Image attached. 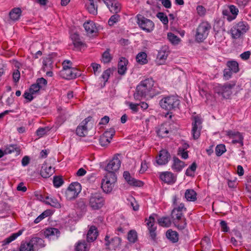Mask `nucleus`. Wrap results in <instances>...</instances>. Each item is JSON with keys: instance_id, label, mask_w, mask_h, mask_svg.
<instances>
[{"instance_id": "38", "label": "nucleus", "mask_w": 251, "mask_h": 251, "mask_svg": "<svg viewBox=\"0 0 251 251\" xmlns=\"http://www.w3.org/2000/svg\"><path fill=\"white\" fill-rule=\"evenodd\" d=\"M227 66L234 73L239 71L238 63L235 61H229L227 62Z\"/></svg>"}, {"instance_id": "33", "label": "nucleus", "mask_w": 251, "mask_h": 251, "mask_svg": "<svg viewBox=\"0 0 251 251\" xmlns=\"http://www.w3.org/2000/svg\"><path fill=\"white\" fill-rule=\"evenodd\" d=\"M60 235L59 230L56 228H49L47 229L45 231V235L46 237H49L50 236H56L58 237Z\"/></svg>"}, {"instance_id": "14", "label": "nucleus", "mask_w": 251, "mask_h": 251, "mask_svg": "<svg viewBox=\"0 0 251 251\" xmlns=\"http://www.w3.org/2000/svg\"><path fill=\"white\" fill-rule=\"evenodd\" d=\"M171 157L169 152L165 150L160 151L159 154L156 157V162L159 165H163L167 164Z\"/></svg>"}, {"instance_id": "2", "label": "nucleus", "mask_w": 251, "mask_h": 251, "mask_svg": "<svg viewBox=\"0 0 251 251\" xmlns=\"http://www.w3.org/2000/svg\"><path fill=\"white\" fill-rule=\"evenodd\" d=\"M211 25L207 21L201 22L196 29L195 39L199 43L202 42L208 36Z\"/></svg>"}, {"instance_id": "48", "label": "nucleus", "mask_w": 251, "mask_h": 251, "mask_svg": "<svg viewBox=\"0 0 251 251\" xmlns=\"http://www.w3.org/2000/svg\"><path fill=\"white\" fill-rule=\"evenodd\" d=\"M36 83L41 89H44L47 85V80L43 77H41L36 80Z\"/></svg>"}, {"instance_id": "57", "label": "nucleus", "mask_w": 251, "mask_h": 251, "mask_svg": "<svg viewBox=\"0 0 251 251\" xmlns=\"http://www.w3.org/2000/svg\"><path fill=\"white\" fill-rule=\"evenodd\" d=\"M49 212L47 211H45L43 212L41 214H40L37 218L35 219L34 222L35 224L39 223L41 221H42L43 219L48 216Z\"/></svg>"}, {"instance_id": "40", "label": "nucleus", "mask_w": 251, "mask_h": 251, "mask_svg": "<svg viewBox=\"0 0 251 251\" xmlns=\"http://www.w3.org/2000/svg\"><path fill=\"white\" fill-rule=\"evenodd\" d=\"M236 26L245 34L249 29L248 24L245 22H240L236 25Z\"/></svg>"}, {"instance_id": "9", "label": "nucleus", "mask_w": 251, "mask_h": 251, "mask_svg": "<svg viewBox=\"0 0 251 251\" xmlns=\"http://www.w3.org/2000/svg\"><path fill=\"white\" fill-rule=\"evenodd\" d=\"M192 130L191 133L194 139H198L201 135V132L202 129V120L198 116H195L192 117Z\"/></svg>"}, {"instance_id": "44", "label": "nucleus", "mask_w": 251, "mask_h": 251, "mask_svg": "<svg viewBox=\"0 0 251 251\" xmlns=\"http://www.w3.org/2000/svg\"><path fill=\"white\" fill-rule=\"evenodd\" d=\"M167 36L169 41L173 44H177L179 42V38L171 32L168 33Z\"/></svg>"}, {"instance_id": "8", "label": "nucleus", "mask_w": 251, "mask_h": 251, "mask_svg": "<svg viewBox=\"0 0 251 251\" xmlns=\"http://www.w3.org/2000/svg\"><path fill=\"white\" fill-rule=\"evenodd\" d=\"M81 186L78 182H75L70 184L65 191V197L69 201L76 198L81 192Z\"/></svg>"}, {"instance_id": "1", "label": "nucleus", "mask_w": 251, "mask_h": 251, "mask_svg": "<svg viewBox=\"0 0 251 251\" xmlns=\"http://www.w3.org/2000/svg\"><path fill=\"white\" fill-rule=\"evenodd\" d=\"M160 89L154 85L152 78H147L142 81L137 86L136 92L133 96L136 100H141L143 98H152L160 93Z\"/></svg>"}, {"instance_id": "58", "label": "nucleus", "mask_w": 251, "mask_h": 251, "mask_svg": "<svg viewBox=\"0 0 251 251\" xmlns=\"http://www.w3.org/2000/svg\"><path fill=\"white\" fill-rule=\"evenodd\" d=\"M129 184L134 186L141 187L143 186L144 183L142 181L137 180L133 178L131 179V181Z\"/></svg>"}, {"instance_id": "62", "label": "nucleus", "mask_w": 251, "mask_h": 251, "mask_svg": "<svg viewBox=\"0 0 251 251\" xmlns=\"http://www.w3.org/2000/svg\"><path fill=\"white\" fill-rule=\"evenodd\" d=\"M178 154L180 155L183 159H187L188 157V151H185L184 149L179 148Z\"/></svg>"}, {"instance_id": "63", "label": "nucleus", "mask_w": 251, "mask_h": 251, "mask_svg": "<svg viewBox=\"0 0 251 251\" xmlns=\"http://www.w3.org/2000/svg\"><path fill=\"white\" fill-rule=\"evenodd\" d=\"M73 44L74 47L79 50H81V48L85 45L84 43L80 41V39L78 41H75L73 43Z\"/></svg>"}, {"instance_id": "60", "label": "nucleus", "mask_w": 251, "mask_h": 251, "mask_svg": "<svg viewBox=\"0 0 251 251\" xmlns=\"http://www.w3.org/2000/svg\"><path fill=\"white\" fill-rule=\"evenodd\" d=\"M232 70L229 69L228 68L227 69H225L224 71V76L226 79H228L232 74Z\"/></svg>"}, {"instance_id": "23", "label": "nucleus", "mask_w": 251, "mask_h": 251, "mask_svg": "<svg viewBox=\"0 0 251 251\" xmlns=\"http://www.w3.org/2000/svg\"><path fill=\"white\" fill-rule=\"evenodd\" d=\"M173 164L172 166L173 170L176 172H180L184 167V162L179 160L178 158L174 157L173 158Z\"/></svg>"}, {"instance_id": "7", "label": "nucleus", "mask_w": 251, "mask_h": 251, "mask_svg": "<svg viewBox=\"0 0 251 251\" xmlns=\"http://www.w3.org/2000/svg\"><path fill=\"white\" fill-rule=\"evenodd\" d=\"M117 180L116 175L112 174H106L101 181V188L105 193L110 192Z\"/></svg>"}, {"instance_id": "5", "label": "nucleus", "mask_w": 251, "mask_h": 251, "mask_svg": "<svg viewBox=\"0 0 251 251\" xmlns=\"http://www.w3.org/2000/svg\"><path fill=\"white\" fill-rule=\"evenodd\" d=\"M236 85L235 82L226 83L223 85H219L215 88V92L224 98L228 99L231 96L232 92V89Z\"/></svg>"}, {"instance_id": "17", "label": "nucleus", "mask_w": 251, "mask_h": 251, "mask_svg": "<svg viewBox=\"0 0 251 251\" xmlns=\"http://www.w3.org/2000/svg\"><path fill=\"white\" fill-rule=\"evenodd\" d=\"M154 218L151 216L148 220H147V225L148 226V229L150 232V236L151 239L154 240L156 238V227L154 226Z\"/></svg>"}, {"instance_id": "21", "label": "nucleus", "mask_w": 251, "mask_h": 251, "mask_svg": "<svg viewBox=\"0 0 251 251\" xmlns=\"http://www.w3.org/2000/svg\"><path fill=\"white\" fill-rule=\"evenodd\" d=\"M98 235V231L95 226H91L87 234V241L88 242H92L95 241Z\"/></svg>"}, {"instance_id": "6", "label": "nucleus", "mask_w": 251, "mask_h": 251, "mask_svg": "<svg viewBox=\"0 0 251 251\" xmlns=\"http://www.w3.org/2000/svg\"><path fill=\"white\" fill-rule=\"evenodd\" d=\"M137 23L140 28L146 32L150 33L154 30V24L151 20L141 15L137 16Z\"/></svg>"}, {"instance_id": "15", "label": "nucleus", "mask_w": 251, "mask_h": 251, "mask_svg": "<svg viewBox=\"0 0 251 251\" xmlns=\"http://www.w3.org/2000/svg\"><path fill=\"white\" fill-rule=\"evenodd\" d=\"M226 135L230 138L234 139L236 137L238 138V139L232 140V144H235L239 143L240 144L241 146H243L244 137L240 132L238 131L228 130L226 132Z\"/></svg>"}, {"instance_id": "42", "label": "nucleus", "mask_w": 251, "mask_h": 251, "mask_svg": "<svg viewBox=\"0 0 251 251\" xmlns=\"http://www.w3.org/2000/svg\"><path fill=\"white\" fill-rule=\"evenodd\" d=\"M52 58L50 56L46 57L43 60V69L46 70V69H49L51 67L52 64Z\"/></svg>"}, {"instance_id": "47", "label": "nucleus", "mask_w": 251, "mask_h": 251, "mask_svg": "<svg viewBox=\"0 0 251 251\" xmlns=\"http://www.w3.org/2000/svg\"><path fill=\"white\" fill-rule=\"evenodd\" d=\"M64 181L61 176H54L53 183V185L56 187H59L63 183Z\"/></svg>"}, {"instance_id": "26", "label": "nucleus", "mask_w": 251, "mask_h": 251, "mask_svg": "<svg viewBox=\"0 0 251 251\" xmlns=\"http://www.w3.org/2000/svg\"><path fill=\"white\" fill-rule=\"evenodd\" d=\"M166 237L172 243H176L178 241V234L176 231L169 229L166 233Z\"/></svg>"}, {"instance_id": "64", "label": "nucleus", "mask_w": 251, "mask_h": 251, "mask_svg": "<svg viewBox=\"0 0 251 251\" xmlns=\"http://www.w3.org/2000/svg\"><path fill=\"white\" fill-rule=\"evenodd\" d=\"M197 11L200 16L204 15L206 11L205 8L201 5H198L197 7Z\"/></svg>"}, {"instance_id": "30", "label": "nucleus", "mask_w": 251, "mask_h": 251, "mask_svg": "<svg viewBox=\"0 0 251 251\" xmlns=\"http://www.w3.org/2000/svg\"><path fill=\"white\" fill-rule=\"evenodd\" d=\"M166 126V125H161L156 131L157 135L162 138L168 137L169 132V130Z\"/></svg>"}, {"instance_id": "59", "label": "nucleus", "mask_w": 251, "mask_h": 251, "mask_svg": "<svg viewBox=\"0 0 251 251\" xmlns=\"http://www.w3.org/2000/svg\"><path fill=\"white\" fill-rule=\"evenodd\" d=\"M12 77L14 82L17 83L19 81L20 78V73L18 70H15L13 72Z\"/></svg>"}, {"instance_id": "50", "label": "nucleus", "mask_w": 251, "mask_h": 251, "mask_svg": "<svg viewBox=\"0 0 251 251\" xmlns=\"http://www.w3.org/2000/svg\"><path fill=\"white\" fill-rule=\"evenodd\" d=\"M50 130L48 127H40L36 131V134L38 136L42 137L45 135Z\"/></svg>"}, {"instance_id": "61", "label": "nucleus", "mask_w": 251, "mask_h": 251, "mask_svg": "<svg viewBox=\"0 0 251 251\" xmlns=\"http://www.w3.org/2000/svg\"><path fill=\"white\" fill-rule=\"evenodd\" d=\"M63 69L62 70H66L72 66V63L71 61L68 60H64L62 63Z\"/></svg>"}, {"instance_id": "45", "label": "nucleus", "mask_w": 251, "mask_h": 251, "mask_svg": "<svg viewBox=\"0 0 251 251\" xmlns=\"http://www.w3.org/2000/svg\"><path fill=\"white\" fill-rule=\"evenodd\" d=\"M121 8V4L115 0V3L113 4V5H112L109 9L111 12L117 14L120 11Z\"/></svg>"}, {"instance_id": "22", "label": "nucleus", "mask_w": 251, "mask_h": 251, "mask_svg": "<svg viewBox=\"0 0 251 251\" xmlns=\"http://www.w3.org/2000/svg\"><path fill=\"white\" fill-rule=\"evenodd\" d=\"M128 60L125 57H121L118 62V73L121 75H124L127 70L126 66Z\"/></svg>"}, {"instance_id": "25", "label": "nucleus", "mask_w": 251, "mask_h": 251, "mask_svg": "<svg viewBox=\"0 0 251 251\" xmlns=\"http://www.w3.org/2000/svg\"><path fill=\"white\" fill-rule=\"evenodd\" d=\"M20 148L17 145H10L5 149V154L14 153L15 155H18L20 153Z\"/></svg>"}, {"instance_id": "43", "label": "nucleus", "mask_w": 251, "mask_h": 251, "mask_svg": "<svg viewBox=\"0 0 251 251\" xmlns=\"http://www.w3.org/2000/svg\"><path fill=\"white\" fill-rule=\"evenodd\" d=\"M226 151V147L223 144H220L216 146L215 149L216 154L218 156H221Z\"/></svg>"}, {"instance_id": "56", "label": "nucleus", "mask_w": 251, "mask_h": 251, "mask_svg": "<svg viewBox=\"0 0 251 251\" xmlns=\"http://www.w3.org/2000/svg\"><path fill=\"white\" fill-rule=\"evenodd\" d=\"M41 89L38 84L36 83L32 84L29 88V92L31 94H35L38 92Z\"/></svg>"}, {"instance_id": "31", "label": "nucleus", "mask_w": 251, "mask_h": 251, "mask_svg": "<svg viewBox=\"0 0 251 251\" xmlns=\"http://www.w3.org/2000/svg\"><path fill=\"white\" fill-rule=\"evenodd\" d=\"M19 248L21 251H34L30 241L28 242L22 241Z\"/></svg>"}, {"instance_id": "53", "label": "nucleus", "mask_w": 251, "mask_h": 251, "mask_svg": "<svg viewBox=\"0 0 251 251\" xmlns=\"http://www.w3.org/2000/svg\"><path fill=\"white\" fill-rule=\"evenodd\" d=\"M111 73L112 70L110 68H109L103 72L101 77L103 79L104 82L107 81Z\"/></svg>"}, {"instance_id": "35", "label": "nucleus", "mask_w": 251, "mask_h": 251, "mask_svg": "<svg viewBox=\"0 0 251 251\" xmlns=\"http://www.w3.org/2000/svg\"><path fill=\"white\" fill-rule=\"evenodd\" d=\"M88 250V247L85 241H79L75 246L76 251H87Z\"/></svg>"}, {"instance_id": "12", "label": "nucleus", "mask_w": 251, "mask_h": 251, "mask_svg": "<svg viewBox=\"0 0 251 251\" xmlns=\"http://www.w3.org/2000/svg\"><path fill=\"white\" fill-rule=\"evenodd\" d=\"M80 71L75 68H71L66 70H61L60 72L61 76L66 79H72L80 76Z\"/></svg>"}, {"instance_id": "46", "label": "nucleus", "mask_w": 251, "mask_h": 251, "mask_svg": "<svg viewBox=\"0 0 251 251\" xmlns=\"http://www.w3.org/2000/svg\"><path fill=\"white\" fill-rule=\"evenodd\" d=\"M46 199L49 200L46 202V203L50 205L51 206L56 208H58L60 206V204L56 199L53 198H49L48 197L46 198Z\"/></svg>"}, {"instance_id": "3", "label": "nucleus", "mask_w": 251, "mask_h": 251, "mask_svg": "<svg viewBox=\"0 0 251 251\" xmlns=\"http://www.w3.org/2000/svg\"><path fill=\"white\" fill-rule=\"evenodd\" d=\"M159 104L163 109L166 110H175L178 108L180 100L177 96H168L161 100L159 101Z\"/></svg>"}, {"instance_id": "16", "label": "nucleus", "mask_w": 251, "mask_h": 251, "mask_svg": "<svg viewBox=\"0 0 251 251\" xmlns=\"http://www.w3.org/2000/svg\"><path fill=\"white\" fill-rule=\"evenodd\" d=\"M110 236L106 235L104 240L105 241V246L107 247L110 246V248L114 250H116L121 245V239L118 237H115L109 240Z\"/></svg>"}, {"instance_id": "36", "label": "nucleus", "mask_w": 251, "mask_h": 251, "mask_svg": "<svg viewBox=\"0 0 251 251\" xmlns=\"http://www.w3.org/2000/svg\"><path fill=\"white\" fill-rule=\"evenodd\" d=\"M89 3L86 4L87 9L90 14L96 15L97 14V7H96L94 3V0H88Z\"/></svg>"}, {"instance_id": "55", "label": "nucleus", "mask_w": 251, "mask_h": 251, "mask_svg": "<svg viewBox=\"0 0 251 251\" xmlns=\"http://www.w3.org/2000/svg\"><path fill=\"white\" fill-rule=\"evenodd\" d=\"M99 141L102 146H105L110 142V140L102 134L100 136Z\"/></svg>"}, {"instance_id": "19", "label": "nucleus", "mask_w": 251, "mask_h": 251, "mask_svg": "<svg viewBox=\"0 0 251 251\" xmlns=\"http://www.w3.org/2000/svg\"><path fill=\"white\" fill-rule=\"evenodd\" d=\"M54 172V168H52L50 166H48L46 163L43 164L40 174L44 178H48L51 176Z\"/></svg>"}, {"instance_id": "41", "label": "nucleus", "mask_w": 251, "mask_h": 251, "mask_svg": "<svg viewBox=\"0 0 251 251\" xmlns=\"http://www.w3.org/2000/svg\"><path fill=\"white\" fill-rule=\"evenodd\" d=\"M127 239L130 242L135 243L137 239V232L134 230H130L127 234Z\"/></svg>"}, {"instance_id": "20", "label": "nucleus", "mask_w": 251, "mask_h": 251, "mask_svg": "<svg viewBox=\"0 0 251 251\" xmlns=\"http://www.w3.org/2000/svg\"><path fill=\"white\" fill-rule=\"evenodd\" d=\"M29 241L34 251L45 247L44 241L41 238L33 237Z\"/></svg>"}, {"instance_id": "13", "label": "nucleus", "mask_w": 251, "mask_h": 251, "mask_svg": "<svg viewBox=\"0 0 251 251\" xmlns=\"http://www.w3.org/2000/svg\"><path fill=\"white\" fill-rule=\"evenodd\" d=\"M91 117H88L84 119L77 127L76 133L80 137H84L87 134L88 130L86 125L91 120Z\"/></svg>"}, {"instance_id": "10", "label": "nucleus", "mask_w": 251, "mask_h": 251, "mask_svg": "<svg viewBox=\"0 0 251 251\" xmlns=\"http://www.w3.org/2000/svg\"><path fill=\"white\" fill-rule=\"evenodd\" d=\"M119 154L115 155L113 159L109 161L105 167L106 174H112L116 175L115 173L119 170L121 166V161L118 158Z\"/></svg>"}, {"instance_id": "32", "label": "nucleus", "mask_w": 251, "mask_h": 251, "mask_svg": "<svg viewBox=\"0 0 251 251\" xmlns=\"http://www.w3.org/2000/svg\"><path fill=\"white\" fill-rule=\"evenodd\" d=\"M147 55L145 52H139L136 56V61L141 64H145L147 63Z\"/></svg>"}, {"instance_id": "11", "label": "nucleus", "mask_w": 251, "mask_h": 251, "mask_svg": "<svg viewBox=\"0 0 251 251\" xmlns=\"http://www.w3.org/2000/svg\"><path fill=\"white\" fill-rule=\"evenodd\" d=\"M172 218L176 226L179 229H183L186 225L185 220L183 222L178 223V222L182 220L183 216L182 212L180 211H178L176 209H173L171 214Z\"/></svg>"}, {"instance_id": "49", "label": "nucleus", "mask_w": 251, "mask_h": 251, "mask_svg": "<svg viewBox=\"0 0 251 251\" xmlns=\"http://www.w3.org/2000/svg\"><path fill=\"white\" fill-rule=\"evenodd\" d=\"M156 17L164 24L167 25L168 19L167 16L163 12H159L157 14Z\"/></svg>"}, {"instance_id": "28", "label": "nucleus", "mask_w": 251, "mask_h": 251, "mask_svg": "<svg viewBox=\"0 0 251 251\" xmlns=\"http://www.w3.org/2000/svg\"><path fill=\"white\" fill-rule=\"evenodd\" d=\"M23 230H20L16 233H13L11 236L5 239L2 242V246H4L10 243L12 241L15 240L18 237L22 235Z\"/></svg>"}, {"instance_id": "37", "label": "nucleus", "mask_w": 251, "mask_h": 251, "mask_svg": "<svg viewBox=\"0 0 251 251\" xmlns=\"http://www.w3.org/2000/svg\"><path fill=\"white\" fill-rule=\"evenodd\" d=\"M158 224L163 227H169L171 224L170 219L168 217H163L158 220Z\"/></svg>"}, {"instance_id": "39", "label": "nucleus", "mask_w": 251, "mask_h": 251, "mask_svg": "<svg viewBox=\"0 0 251 251\" xmlns=\"http://www.w3.org/2000/svg\"><path fill=\"white\" fill-rule=\"evenodd\" d=\"M112 59V57L110 54V49H107L102 55V61L104 63H108L111 61Z\"/></svg>"}, {"instance_id": "29", "label": "nucleus", "mask_w": 251, "mask_h": 251, "mask_svg": "<svg viewBox=\"0 0 251 251\" xmlns=\"http://www.w3.org/2000/svg\"><path fill=\"white\" fill-rule=\"evenodd\" d=\"M197 193L193 189H187L185 193V198L187 201H194L197 200Z\"/></svg>"}, {"instance_id": "34", "label": "nucleus", "mask_w": 251, "mask_h": 251, "mask_svg": "<svg viewBox=\"0 0 251 251\" xmlns=\"http://www.w3.org/2000/svg\"><path fill=\"white\" fill-rule=\"evenodd\" d=\"M232 37L234 39H238L244 34L241 30H240L236 25L233 26L230 30Z\"/></svg>"}, {"instance_id": "52", "label": "nucleus", "mask_w": 251, "mask_h": 251, "mask_svg": "<svg viewBox=\"0 0 251 251\" xmlns=\"http://www.w3.org/2000/svg\"><path fill=\"white\" fill-rule=\"evenodd\" d=\"M120 18V16L118 14H115L112 15L108 20V25L110 26L114 25V24L117 23Z\"/></svg>"}, {"instance_id": "54", "label": "nucleus", "mask_w": 251, "mask_h": 251, "mask_svg": "<svg viewBox=\"0 0 251 251\" xmlns=\"http://www.w3.org/2000/svg\"><path fill=\"white\" fill-rule=\"evenodd\" d=\"M168 55V53L167 52L163 50H160V51H158L157 57L159 60H165L167 58Z\"/></svg>"}, {"instance_id": "51", "label": "nucleus", "mask_w": 251, "mask_h": 251, "mask_svg": "<svg viewBox=\"0 0 251 251\" xmlns=\"http://www.w3.org/2000/svg\"><path fill=\"white\" fill-rule=\"evenodd\" d=\"M115 133V131L114 128H110L109 130L105 131L102 135L111 141Z\"/></svg>"}, {"instance_id": "24", "label": "nucleus", "mask_w": 251, "mask_h": 251, "mask_svg": "<svg viewBox=\"0 0 251 251\" xmlns=\"http://www.w3.org/2000/svg\"><path fill=\"white\" fill-rule=\"evenodd\" d=\"M83 26L88 34L90 35L97 32L95 24L92 21L85 22Z\"/></svg>"}, {"instance_id": "18", "label": "nucleus", "mask_w": 251, "mask_h": 251, "mask_svg": "<svg viewBox=\"0 0 251 251\" xmlns=\"http://www.w3.org/2000/svg\"><path fill=\"white\" fill-rule=\"evenodd\" d=\"M159 177L162 181L168 184L173 183L176 181L175 176L170 172H165L160 173Z\"/></svg>"}, {"instance_id": "27", "label": "nucleus", "mask_w": 251, "mask_h": 251, "mask_svg": "<svg viewBox=\"0 0 251 251\" xmlns=\"http://www.w3.org/2000/svg\"><path fill=\"white\" fill-rule=\"evenodd\" d=\"M22 14V10L20 8H14L9 12L10 19L13 21H17L19 19Z\"/></svg>"}, {"instance_id": "4", "label": "nucleus", "mask_w": 251, "mask_h": 251, "mask_svg": "<svg viewBox=\"0 0 251 251\" xmlns=\"http://www.w3.org/2000/svg\"><path fill=\"white\" fill-rule=\"evenodd\" d=\"M88 205L92 210H97L101 208L104 205L105 200L101 193L95 192L91 193L89 197Z\"/></svg>"}]
</instances>
